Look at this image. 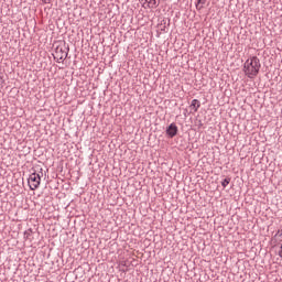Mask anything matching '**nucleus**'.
Wrapping results in <instances>:
<instances>
[{
	"label": "nucleus",
	"mask_w": 282,
	"mask_h": 282,
	"mask_svg": "<svg viewBox=\"0 0 282 282\" xmlns=\"http://www.w3.org/2000/svg\"><path fill=\"white\" fill-rule=\"evenodd\" d=\"M69 52V48H67V46L65 45H59L55 48V52L53 54L54 59L57 63H61V61H65V58H67V54Z\"/></svg>",
	"instance_id": "obj_2"
},
{
	"label": "nucleus",
	"mask_w": 282,
	"mask_h": 282,
	"mask_svg": "<svg viewBox=\"0 0 282 282\" xmlns=\"http://www.w3.org/2000/svg\"><path fill=\"white\" fill-rule=\"evenodd\" d=\"M166 134L170 138H175V135H177V126L175 123H171L166 129Z\"/></svg>",
	"instance_id": "obj_4"
},
{
	"label": "nucleus",
	"mask_w": 282,
	"mask_h": 282,
	"mask_svg": "<svg viewBox=\"0 0 282 282\" xmlns=\"http://www.w3.org/2000/svg\"><path fill=\"white\" fill-rule=\"evenodd\" d=\"M271 241L274 242V243H281V241H282V228L279 229L275 232V235L272 237Z\"/></svg>",
	"instance_id": "obj_5"
},
{
	"label": "nucleus",
	"mask_w": 282,
	"mask_h": 282,
	"mask_svg": "<svg viewBox=\"0 0 282 282\" xmlns=\"http://www.w3.org/2000/svg\"><path fill=\"white\" fill-rule=\"evenodd\" d=\"M29 186L31 188V191H36V188H39V186H41V175L37 173H32L29 176Z\"/></svg>",
	"instance_id": "obj_3"
},
{
	"label": "nucleus",
	"mask_w": 282,
	"mask_h": 282,
	"mask_svg": "<svg viewBox=\"0 0 282 282\" xmlns=\"http://www.w3.org/2000/svg\"><path fill=\"white\" fill-rule=\"evenodd\" d=\"M191 107H192V109H194V111H197V109H199V107H202V104L199 102V100L194 99V100H192Z\"/></svg>",
	"instance_id": "obj_7"
},
{
	"label": "nucleus",
	"mask_w": 282,
	"mask_h": 282,
	"mask_svg": "<svg viewBox=\"0 0 282 282\" xmlns=\"http://www.w3.org/2000/svg\"><path fill=\"white\" fill-rule=\"evenodd\" d=\"M261 69V61L257 56H252L245 62L243 72L249 78H257Z\"/></svg>",
	"instance_id": "obj_1"
},
{
	"label": "nucleus",
	"mask_w": 282,
	"mask_h": 282,
	"mask_svg": "<svg viewBox=\"0 0 282 282\" xmlns=\"http://www.w3.org/2000/svg\"><path fill=\"white\" fill-rule=\"evenodd\" d=\"M149 8H158L160 6V0H145Z\"/></svg>",
	"instance_id": "obj_6"
},
{
	"label": "nucleus",
	"mask_w": 282,
	"mask_h": 282,
	"mask_svg": "<svg viewBox=\"0 0 282 282\" xmlns=\"http://www.w3.org/2000/svg\"><path fill=\"white\" fill-rule=\"evenodd\" d=\"M228 184H230V178H225V180L221 182L223 188H226V186H228Z\"/></svg>",
	"instance_id": "obj_8"
},
{
	"label": "nucleus",
	"mask_w": 282,
	"mask_h": 282,
	"mask_svg": "<svg viewBox=\"0 0 282 282\" xmlns=\"http://www.w3.org/2000/svg\"><path fill=\"white\" fill-rule=\"evenodd\" d=\"M198 6H204L206 3V0H198Z\"/></svg>",
	"instance_id": "obj_9"
}]
</instances>
